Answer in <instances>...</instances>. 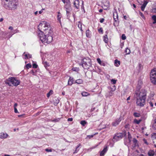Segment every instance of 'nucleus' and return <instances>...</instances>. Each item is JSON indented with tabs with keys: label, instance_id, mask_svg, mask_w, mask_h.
Returning <instances> with one entry per match:
<instances>
[{
	"label": "nucleus",
	"instance_id": "1",
	"mask_svg": "<svg viewBox=\"0 0 156 156\" xmlns=\"http://www.w3.org/2000/svg\"><path fill=\"white\" fill-rule=\"evenodd\" d=\"M38 27L40 31L38 33V37L41 41L44 44L51 43L53 39L52 35L53 32L49 24L43 21L40 23Z\"/></svg>",
	"mask_w": 156,
	"mask_h": 156
},
{
	"label": "nucleus",
	"instance_id": "2",
	"mask_svg": "<svg viewBox=\"0 0 156 156\" xmlns=\"http://www.w3.org/2000/svg\"><path fill=\"white\" fill-rule=\"evenodd\" d=\"M136 90L134 96L136 98V104L138 106L143 107L145 104L147 91L144 89L141 90L140 91Z\"/></svg>",
	"mask_w": 156,
	"mask_h": 156
},
{
	"label": "nucleus",
	"instance_id": "3",
	"mask_svg": "<svg viewBox=\"0 0 156 156\" xmlns=\"http://www.w3.org/2000/svg\"><path fill=\"white\" fill-rule=\"evenodd\" d=\"M2 6L5 9L15 10L19 5L18 0H1Z\"/></svg>",
	"mask_w": 156,
	"mask_h": 156
},
{
	"label": "nucleus",
	"instance_id": "4",
	"mask_svg": "<svg viewBox=\"0 0 156 156\" xmlns=\"http://www.w3.org/2000/svg\"><path fill=\"white\" fill-rule=\"evenodd\" d=\"M5 82L6 84L10 86H12H12H17L20 83V80L16 78L12 77H9Z\"/></svg>",
	"mask_w": 156,
	"mask_h": 156
},
{
	"label": "nucleus",
	"instance_id": "5",
	"mask_svg": "<svg viewBox=\"0 0 156 156\" xmlns=\"http://www.w3.org/2000/svg\"><path fill=\"white\" fill-rule=\"evenodd\" d=\"M85 69H87L91 66V60L89 58H83L81 61V65Z\"/></svg>",
	"mask_w": 156,
	"mask_h": 156
},
{
	"label": "nucleus",
	"instance_id": "6",
	"mask_svg": "<svg viewBox=\"0 0 156 156\" xmlns=\"http://www.w3.org/2000/svg\"><path fill=\"white\" fill-rule=\"evenodd\" d=\"M150 78L151 82L156 85V68L152 69L150 73Z\"/></svg>",
	"mask_w": 156,
	"mask_h": 156
},
{
	"label": "nucleus",
	"instance_id": "7",
	"mask_svg": "<svg viewBox=\"0 0 156 156\" xmlns=\"http://www.w3.org/2000/svg\"><path fill=\"white\" fill-rule=\"evenodd\" d=\"M123 133H116L114 136L112 140L113 142H116L121 139L124 136Z\"/></svg>",
	"mask_w": 156,
	"mask_h": 156
},
{
	"label": "nucleus",
	"instance_id": "8",
	"mask_svg": "<svg viewBox=\"0 0 156 156\" xmlns=\"http://www.w3.org/2000/svg\"><path fill=\"white\" fill-rule=\"evenodd\" d=\"M113 16L115 22H117L118 20V15L116 11L113 13Z\"/></svg>",
	"mask_w": 156,
	"mask_h": 156
},
{
	"label": "nucleus",
	"instance_id": "9",
	"mask_svg": "<svg viewBox=\"0 0 156 156\" xmlns=\"http://www.w3.org/2000/svg\"><path fill=\"white\" fill-rule=\"evenodd\" d=\"M75 7L78 9L79 7V0H75L73 3Z\"/></svg>",
	"mask_w": 156,
	"mask_h": 156
},
{
	"label": "nucleus",
	"instance_id": "10",
	"mask_svg": "<svg viewBox=\"0 0 156 156\" xmlns=\"http://www.w3.org/2000/svg\"><path fill=\"white\" fill-rule=\"evenodd\" d=\"M108 149L107 147H105L103 150L100 152V156H104L105 154L107 151Z\"/></svg>",
	"mask_w": 156,
	"mask_h": 156
},
{
	"label": "nucleus",
	"instance_id": "11",
	"mask_svg": "<svg viewBox=\"0 0 156 156\" xmlns=\"http://www.w3.org/2000/svg\"><path fill=\"white\" fill-rule=\"evenodd\" d=\"M8 136V135L6 133H1V138L6 139Z\"/></svg>",
	"mask_w": 156,
	"mask_h": 156
},
{
	"label": "nucleus",
	"instance_id": "12",
	"mask_svg": "<svg viewBox=\"0 0 156 156\" xmlns=\"http://www.w3.org/2000/svg\"><path fill=\"white\" fill-rule=\"evenodd\" d=\"M148 3V2L147 1H145L143 4L141 6V9L142 11H144V9L145 7H146L147 3Z\"/></svg>",
	"mask_w": 156,
	"mask_h": 156
},
{
	"label": "nucleus",
	"instance_id": "13",
	"mask_svg": "<svg viewBox=\"0 0 156 156\" xmlns=\"http://www.w3.org/2000/svg\"><path fill=\"white\" fill-rule=\"evenodd\" d=\"M151 137L153 139V143L154 144H156V133H153L151 135Z\"/></svg>",
	"mask_w": 156,
	"mask_h": 156
},
{
	"label": "nucleus",
	"instance_id": "14",
	"mask_svg": "<svg viewBox=\"0 0 156 156\" xmlns=\"http://www.w3.org/2000/svg\"><path fill=\"white\" fill-rule=\"evenodd\" d=\"M133 147H135L138 145V141L135 138H134L133 140Z\"/></svg>",
	"mask_w": 156,
	"mask_h": 156
},
{
	"label": "nucleus",
	"instance_id": "15",
	"mask_svg": "<svg viewBox=\"0 0 156 156\" xmlns=\"http://www.w3.org/2000/svg\"><path fill=\"white\" fill-rule=\"evenodd\" d=\"M91 32L88 29L86 31V37H87L90 38L91 36Z\"/></svg>",
	"mask_w": 156,
	"mask_h": 156
},
{
	"label": "nucleus",
	"instance_id": "16",
	"mask_svg": "<svg viewBox=\"0 0 156 156\" xmlns=\"http://www.w3.org/2000/svg\"><path fill=\"white\" fill-rule=\"evenodd\" d=\"M66 4L65 6V8H71V2L69 0H68V2H66Z\"/></svg>",
	"mask_w": 156,
	"mask_h": 156
},
{
	"label": "nucleus",
	"instance_id": "17",
	"mask_svg": "<svg viewBox=\"0 0 156 156\" xmlns=\"http://www.w3.org/2000/svg\"><path fill=\"white\" fill-rule=\"evenodd\" d=\"M149 156H153L154 154V152L153 150H150L148 152Z\"/></svg>",
	"mask_w": 156,
	"mask_h": 156
},
{
	"label": "nucleus",
	"instance_id": "18",
	"mask_svg": "<svg viewBox=\"0 0 156 156\" xmlns=\"http://www.w3.org/2000/svg\"><path fill=\"white\" fill-rule=\"evenodd\" d=\"M58 16H57V18H58V20L60 22H61V18L62 17V15L61 13H60L59 12H58Z\"/></svg>",
	"mask_w": 156,
	"mask_h": 156
},
{
	"label": "nucleus",
	"instance_id": "19",
	"mask_svg": "<svg viewBox=\"0 0 156 156\" xmlns=\"http://www.w3.org/2000/svg\"><path fill=\"white\" fill-rule=\"evenodd\" d=\"M104 41L106 43H107L108 42V39L107 35H105L104 36Z\"/></svg>",
	"mask_w": 156,
	"mask_h": 156
},
{
	"label": "nucleus",
	"instance_id": "20",
	"mask_svg": "<svg viewBox=\"0 0 156 156\" xmlns=\"http://www.w3.org/2000/svg\"><path fill=\"white\" fill-rule=\"evenodd\" d=\"M73 79H71L70 77L68 81V84L69 85H71L73 83Z\"/></svg>",
	"mask_w": 156,
	"mask_h": 156
},
{
	"label": "nucleus",
	"instance_id": "21",
	"mask_svg": "<svg viewBox=\"0 0 156 156\" xmlns=\"http://www.w3.org/2000/svg\"><path fill=\"white\" fill-rule=\"evenodd\" d=\"M81 145L80 144H79V145L77 146L76 147V150L74 152H73V154L76 153H77L78 151L79 150V147L81 146Z\"/></svg>",
	"mask_w": 156,
	"mask_h": 156
},
{
	"label": "nucleus",
	"instance_id": "22",
	"mask_svg": "<svg viewBox=\"0 0 156 156\" xmlns=\"http://www.w3.org/2000/svg\"><path fill=\"white\" fill-rule=\"evenodd\" d=\"M152 19L154 20L153 22V24L156 23V16L153 15L152 16Z\"/></svg>",
	"mask_w": 156,
	"mask_h": 156
},
{
	"label": "nucleus",
	"instance_id": "23",
	"mask_svg": "<svg viewBox=\"0 0 156 156\" xmlns=\"http://www.w3.org/2000/svg\"><path fill=\"white\" fill-rule=\"evenodd\" d=\"M80 123L82 126H84L87 124V122L85 120H82L80 122Z\"/></svg>",
	"mask_w": 156,
	"mask_h": 156
},
{
	"label": "nucleus",
	"instance_id": "24",
	"mask_svg": "<svg viewBox=\"0 0 156 156\" xmlns=\"http://www.w3.org/2000/svg\"><path fill=\"white\" fill-rule=\"evenodd\" d=\"M82 95L83 96H87L89 95V94L88 93L86 92H83L81 93Z\"/></svg>",
	"mask_w": 156,
	"mask_h": 156
},
{
	"label": "nucleus",
	"instance_id": "25",
	"mask_svg": "<svg viewBox=\"0 0 156 156\" xmlns=\"http://www.w3.org/2000/svg\"><path fill=\"white\" fill-rule=\"evenodd\" d=\"M83 82L82 80L81 79L77 80L76 81V83L78 84L82 83Z\"/></svg>",
	"mask_w": 156,
	"mask_h": 156
},
{
	"label": "nucleus",
	"instance_id": "26",
	"mask_svg": "<svg viewBox=\"0 0 156 156\" xmlns=\"http://www.w3.org/2000/svg\"><path fill=\"white\" fill-rule=\"evenodd\" d=\"M53 92V91L52 90H50L49 92L47 94V97L48 98H49L50 96L52 94Z\"/></svg>",
	"mask_w": 156,
	"mask_h": 156
},
{
	"label": "nucleus",
	"instance_id": "27",
	"mask_svg": "<svg viewBox=\"0 0 156 156\" xmlns=\"http://www.w3.org/2000/svg\"><path fill=\"white\" fill-rule=\"evenodd\" d=\"M25 56L26 57V58H25V59H28L29 58H32L31 55L29 54H26L25 55Z\"/></svg>",
	"mask_w": 156,
	"mask_h": 156
},
{
	"label": "nucleus",
	"instance_id": "28",
	"mask_svg": "<svg viewBox=\"0 0 156 156\" xmlns=\"http://www.w3.org/2000/svg\"><path fill=\"white\" fill-rule=\"evenodd\" d=\"M78 26L79 28V29H80V30L81 31H82L83 30L82 29V23L80 21L78 22Z\"/></svg>",
	"mask_w": 156,
	"mask_h": 156
},
{
	"label": "nucleus",
	"instance_id": "29",
	"mask_svg": "<svg viewBox=\"0 0 156 156\" xmlns=\"http://www.w3.org/2000/svg\"><path fill=\"white\" fill-rule=\"evenodd\" d=\"M125 52L126 53V55L129 54L130 53V51L129 49L127 48L125 50Z\"/></svg>",
	"mask_w": 156,
	"mask_h": 156
},
{
	"label": "nucleus",
	"instance_id": "30",
	"mask_svg": "<svg viewBox=\"0 0 156 156\" xmlns=\"http://www.w3.org/2000/svg\"><path fill=\"white\" fill-rule=\"evenodd\" d=\"M2 37L3 38H5V37H6V35H7V34H8V33H7L6 32H2Z\"/></svg>",
	"mask_w": 156,
	"mask_h": 156
},
{
	"label": "nucleus",
	"instance_id": "31",
	"mask_svg": "<svg viewBox=\"0 0 156 156\" xmlns=\"http://www.w3.org/2000/svg\"><path fill=\"white\" fill-rule=\"evenodd\" d=\"M133 115L135 117H139L140 116V114L137 112H134L133 113Z\"/></svg>",
	"mask_w": 156,
	"mask_h": 156
},
{
	"label": "nucleus",
	"instance_id": "32",
	"mask_svg": "<svg viewBox=\"0 0 156 156\" xmlns=\"http://www.w3.org/2000/svg\"><path fill=\"white\" fill-rule=\"evenodd\" d=\"M43 64L44 65L45 67H47L49 66V65L48 63L47 62H43Z\"/></svg>",
	"mask_w": 156,
	"mask_h": 156
},
{
	"label": "nucleus",
	"instance_id": "33",
	"mask_svg": "<svg viewBox=\"0 0 156 156\" xmlns=\"http://www.w3.org/2000/svg\"><path fill=\"white\" fill-rule=\"evenodd\" d=\"M113 90H111L109 93L108 96H111L113 95Z\"/></svg>",
	"mask_w": 156,
	"mask_h": 156
},
{
	"label": "nucleus",
	"instance_id": "34",
	"mask_svg": "<svg viewBox=\"0 0 156 156\" xmlns=\"http://www.w3.org/2000/svg\"><path fill=\"white\" fill-rule=\"evenodd\" d=\"M32 66L30 64L28 63L26 65V67L27 69H28L29 68H30Z\"/></svg>",
	"mask_w": 156,
	"mask_h": 156
},
{
	"label": "nucleus",
	"instance_id": "35",
	"mask_svg": "<svg viewBox=\"0 0 156 156\" xmlns=\"http://www.w3.org/2000/svg\"><path fill=\"white\" fill-rule=\"evenodd\" d=\"M60 120V118H58L57 119H54L52 120V122H58Z\"/></svg>",
	"mask_w": 156,
	"mask_h": 156
},
{
	"label": "nucleus",
	"instance_id": "36",
	"mask_svg": "<svg viewBox=\"0 0 156 156\" xmlns=\"http://www.w3.org/2000/svg\"><path fill=\"white\" fill-rule=\"evenodd\" d=\"M134 121L137 124H139L141 120H137V119H135L134 120Z\"/></svg>",
	"mask_w": 156,
	"mask_h": 156
},
{
	"label": "nucleus",
	"instance_id": "37",
	"mask_svg": "<svg viewBox=\"0 0 156 156\" xmlns=\"http://www.w3.org/2000/svg\"><path fill=\"white\" fill-rule=\"evenodd\" d=\"M115 63L116 64H118L119 65L120 64V62L116 59L115 60Z\"/></svg>",
	"mask_w": 156,
	"mask_h": 156
},
{
	"label": "nucleus",
	"instance_id": "38",
	"mask_svg": "<svg viewBox=\"0 0 156 156\" xmlns=\"http://www.w3.org/2000/svg\"><path fill=\"white\" fill-rule=\"evenodd\" d=\"M152 12L156 13V4L155 5V8H153L152 9Z\"/></svg>",
	"mask_w": 156,
	"mask_h": 156
},
{
	"label": "nucleus",
	"instance_id": "39",
	"mask_svg": "<svg viewBox=\"0 0 156 156\" xmlns=\"http://www.w3.org/2000/svg\"><path fill=\"white\" fill-rule=\"evenodd\" d=\"M33 67L34 68H37L38 66L37 65L36 63H34L33 64Z\"/></svg>",
	"mask_w": 156,
	"mask_h": 156
},
{
	"label": "nucleus",
	"instance_id": "40",
	"mask_svg": "<svg viewBox=\"0 0 156 156\" xmlns=\"http://www.w3.org/2000/svg\"><path fill=\"white\" fill-rule=\"evenodd\" d=\"M126 37L124 34H123L122 36V39L123 40H125L126 39Z\"/></svg>",
	"mask_w": 156,
	"mask_h": 156
},
{
	"label": "nucleus",
	"instance_id": "41",
	"mask_svg": "<svg viewBox=\"0 0 156 156\" xmlns=\"http://www.w3.org/2000/svg\"><path fill=\"white\" fill-rule=\"evenodd\" d=\"M111 81L113 84H115L116 83V80L114 79H112L111 80Z\"/></svg>",
	"mask_w": 156,
	"mask_h": 156
},
{
	"label": "nucleus",
	"instance_id": "42",
	"mask_svg": "<svg viewBox=\"0 0 156 156\" xmlns=\"http://www.w3.org/2000/svg\"><path fill=\"white\" fill-rule=\"evenodd\" d=\"M128 139H132V136H131V135L130 134V133L128 132Z\"/></svg>",
	"mask_w": 156,
	"mask_h": 156
},
{
	"label": "nucleus",
	"instance_id": "43",
	"mask_svg": "<svg viewBox=\"0 0 156 156\" xmlns=\"http://www.w3.org/2000/svg\"><path fill=\"white\" fill-rule=\"evenodd\" d=\"M97 61L98 62L100 65L102 63V61L101 60V59L99 58H98L97 59Z\"/></svg>",
	"mask_w": 156,
	"mask_h": 156
},
{
	"label": "nucleus",
	"instance_id": "44",
	"mask_svg": "<svg viewBox=\"0 0 156 156\" xmlns=\"http://www.w3.org/2000/svg\"><path fill=\"white\" fill-rule=\"evenodd\" d=\"M121 117H120L118 120H117L116 121V122L118 123V124H119V123L121 122Z\"/></svg>",
	"mask_w": 156,
	"mask_h": 156
},
{
	"label": "nucleus",
	"instance_id": "45",
	"mask_svg": "<svg viewBox=\"0 0 156 156\" xmlns=\"http://www.w3.org/2000/svg\"><path fill=\"white\" fill-rule=\"evenodd\" d=\"M98 31L99 32H101V33H103V30L102 29V28L101 27H100L99 29H98Z\"/></svg>",
	"mask_w": 156,
	"mask_h": 156
},
{
	"label": "nucleus",
	"instance_id": "46",
	"mask_svg": "<svg viewBox=\"0 0 156 156\" xmlns=\"http://www.w3.org/2000/svg\"><path fill=\"white\" fill-rule=\"evenodd\" d=\"M143 141L144 142V143L146 144V145H147L148 144V143L147 142V140L145 139H143Z\"/></svg>",
	"mask_w": 156,
	"mask_h": 156
},
{
	"label": "nucleus",
	"instance_id": "47",
	"mask_svg": "<svg viewBox=\"0 0 156 156\" xmlns=\"http://www.w3.org/2000/svg\"><path fill=\"white\" fill-rule=\"evenodd\" d=\"M65 8L66 9V11H71L72 10L71 8Z\"/></svg>",
	"mask_w": 156,
	"mask_h": 156
},
{
	"label": "nucleus",
	"instance_id": "48",
	"mask_svg": "<svg viewBox=\"0 0 156 156\" xmlns=\"http://www.w3.org/2000/svg\"><path fill=\"white\" fill-rule=\"evenodd\" d=\"M119 124L118 123L116 122L115 121V122H113L112 123V125L114 126H116L117 125H118Z\"/></svg>",
	"mask_w": 156,
	"mask_h": 156
},
{
	"label": "nucleus",
	"instance_id": "49",
	"mask_svg": "<svg viewBox=\"0 0 156 156\" xmlns=\"http://www.w3.org/2000/svg\"><path fill=\"white\" fill-rule=\"evenodd\" d=\"M94 136V135H87V138H88L89 139H90L93 137Z\"/></svg>",
	"mask_w": 156,
	"mask_h": 156
},
{
	"label": "nucleus",
	"instance_id": "50",
	"mask_svg": "<svg viewBox=\"0 0 156 156\" xmlns=\"http://www.w3.org/2000/svg\"><path fill=\"white\" fill-rule=\"evenodd\" d=\"M11 36H12L11 35H7L6 36V37H5V39H6V38H10Z\"/></svg>",
	"mask_w": 156,
	"mask_h": 156
},
{
	"label": "nucleus",
	"instance_id": "51",
	"mask_svg": "<svg viewBox=\"0 0 156 156\" xmlns=\"http://www.w3.org/2000/svg\"><path fill=\"white\" fill-rule=\"evenodd\" d=\"M45 151H46L48 152H51L52 151L51 149H45Z\"/></svg>",
	"mask_w": 156,
	"mask_h": 156
},
{
	"label": "nucleus",
	"instance_id": "52",
	"mask_svg": "<svg viewBox=\"0 0 156 156\" xmlns=\"http://www.w3.org/2000/svg\"><path fill=\"white\" fill-rule=\"evenodd\" d=\"M14 112L15 113H18L17 110V108H16V107H14Z\"/></svg>",
	"mask_w": 156,
	"mask_h": 156
},
{
	"label": "nucleus",
	"instance_id": "53",
	"mask_svg": "<svg viewBox=\"0 0 156 156\" xmlns=\"http://www.w3.org/2000/svg\"><path fill=\"white\" fill-rule=\"evenodd\" d=\"M149 103L151 106V107H153V104L152 102H151V101L150 102H149Z\"/></svg>",
	"mask_w": 156,
	"mask_h": 156
},
{
	"label": "nucleus",
	"instance_id": "54",
	"mask_svg": "<svg viewBox=\"0 0 156 156\" xmlns=\"http://www.w3.org/2000/svg\"><path fill=\"white\" fill-rule=\"evenodd\" d=\"M73 120V119L72 118H69L67 119L68 121H72Z\"/></svg>",
	"mask_w": 156,
	"mask_h": 156
},
{
	"label": "nucleus",
	"instance_id": "55",
	"mask_svg": "<svg viewBox=\"0 0 156 156\" xmlns=\"http://www.w3.org/2000/svg\"><path fill=\"white\" fill-rule=\"evenodd\" d=\"M104 20V18L101 19L100 20V22L101 23H102L103 22Z\"/></svg>",
	"mask_w": 156,
	"mask_h": 156
},
{
	"label": "nucleus",
	"instance_id": "56",
	"mask_svg": "<svg viewBox=\"0 0 156 156\" xmlns=\"http://www.w3.org/2000/svg\"><path fill=\"white\" fill-rule=\"evenodd\" d=\"M72 69L73 71H76L77 69L76 68H72Z\"/></svg>",
	"mask_w": 156,
	"mask_h": 156
},
{
	"label": "nucleus",
	"instance_id": "57",
	"mask_svg": "<svg viewBox=\"0 0 156 156\" xmlns=\"http://www.w3.org/2000/svg\"><path fill=\"white\" fill-rule=\"evenodd\" d=\"M71 11H66L67 17H68V15L70 14Z\"/></svg>",
	"mask_w": 156,
	"mask_h": 156
},
{
	"label": "nucleus",
	"instance_id": "58",
	"mask_svg": "<svg viewBox=\"0 0 156 156\" xmlns=\"http://www.w3.org/2000/svg\"><path fill=\"white\" fill-rule=\"evenodd\" d=\"M100 65L103 66H105V64L104 62H102V63H101V64Z\"/></svg>",
	"mask_w": 156,
	"mask_h": 156
},
{
	"label": "nucleus",
	"instance_id": "59",
	"mask_svg": "<svg viewBox=\"0 0 156 156\" xmlns=\"http://www.w3.org/2000/svg\"><path fill=\"white\" fill-rule=\"evenodd\" d=\"M9 30H12L13 29V27L11 26H10L9 27Z\"/></svg>",
	"mask_w": 156,
	"mask_h": 156
},
{
	"label": "nucleus",
	"instance_id": "60",
	"mask_svg": "<svg viewBox=\"0 0 156 156\" xmlns=\"http://www.w3.org/2000/svg\"><path fill=\"white\" fill-rule=\"evenodd\" d=\"M99 11L100 12H101L103 11V9H100L99 10Z\"/></svg>",
	"mask_w": 156,
	"mask_h": 156
},
{
	"label": "nucleus",
	"instance_id": "61",
	"mask_svg": "<svg viewBox=\"0 0 156 156\" xmlns=\"http://www.w3.org/2000/svg\"><path fill=\"white\" fill-rule=\"evenodd\" d=\"M17 105V103H15L14 105V107H16Z\"/></svg>",
	"mask_w": 156,
	"mask_h": 156
},
{
	"label": "nucleus",
	"instance_id": "62",
	"mask_svg": "<svg viewBox=\"0 0 156 156\" xmlns=\"http://www.w3.org/2000/svg\"><path fill=\"white\" fill-rule=\"evenodd\" d=\"M94 109H95V108H92L91 109V111H93L94 110Z\"/></svg>",
	"mask_w": 156,
	"mask_h": 156
},
{
	"label": "nucleus",
	"instance_id": "63",
	"mask_svg": "<svg viewBox=\"0 0 156 156\" xmlns=\"http://www.w3.org/2000/svg\"><path fill=\"white\" fill-rule=\"evenodd\" d=\"M140 15L141 16H142V17L144 16L143 14L142 13L140 12Z\"/></svg>",
	"mask_w": 156,
	"mask_h": 156
},
{
	"label": "nucleus",
	"instance_id": "64",
	"mask_svg": "<svg viewBox=\"0 0 156 156\" xmlns=\"http://www.w3.org/2000/svg\"><path fill=\"white\" fill-rule=\"evenodd\" d=\"M38 13V12L37 11L35 12L34 13V14L35 15H36Z\"/></svg>",
	"mask_w": 156,
	"mask_h": 156
}]
</instances>
